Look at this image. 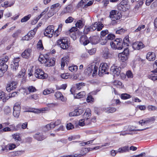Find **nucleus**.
<instances>
[{
	"instance_id": "nucleus-52",
	"label": "nucleus",
	"mask_w": 157,
	"mask_h": 157,
	"mask_svg": "<svg viewBox=\"0 0 157 157\" xmlns=\"http://www.w3.org/2000/svg\"><path fill=\"white\" fill-rule=\"evenodd\" d=\"M54 14V10L51 8L47 13V16L48 17H50Z\"/></svg>"
},
{
	"instance_id": "nucleus-1",
	"label": "nucleus",
	"mask_w": 157,
	"mask_h": 157,
	"mask_svg": "<svg viewBox=\"0 0 157 157\" xmlns=\"http://www.w3.org/2000/svg\"><path fill=\"white\" fill-rule=\"evenodd\" d=\"M7 56L0 57V77H2L4 73L7 71L8 66L6 63L8 60Z\"/></svg>"
},
{
	"instance_id": "nucleus-60",
	"label": "nucleus",
	"mask_w": 157,
	"mask_h": 157,
	"mask_svg": "<svg viewBox=\"0 0 157 157\" xmlns=\"http://www.w3.org/2000/svg\"><path fill=\"white\" fill-rule=\"evenodd\" d=\"M28 89L29 91L30 92H33L36 90V88L32 86H30L28 88Z\"/></svg>"
},
{
	"instance_id": "nucleus-50",
	"label": "nucleus",
	"mask_w": 157,
	"mask_h": 157,
	"mask_svg": "<svg viewBox=\"0 0 157 157\" xmlns=\"http://www.w3.org/2000/svg\"><path fill=\"white\" fill-rule=\"evenodd\" d=\"M115 36L114 34H109L105 38L107 39V40H110L113 39L115 38Z\"/></svg>"
},
{
	"instance_id": "nucleus-22",
	"label": "nucleus",
	"mask_w": 157,
	"mask_h": 157,
	"mask_svg": "<svg viewBox=\"0 0 157 157\" xmlns=\"http://www.w3.org/2000/svg\"><path fill=\"white\" fill-rule=\"evenodd\" d=\"M10 96H6V94L4 92H0V101L2 100L4 102H6L10 98Z\"/></svg>"
},
{
	"instance_id": "nucleus-49",
	"label": "nucleus",
	"mask_w": 157,
	"mask_h": 157,
	"mask_svg": "<svg viewBox=\"0 0 157 157\" xmlns=\"http://www.w3.org/2000/svg\"><path fill=\"white\" fill-rule=\"evenodd\" d=\"M126 31V30L123 28H121L120 29L116 30V34H122L124 33Z\"/></svg>"
},
{
	"instance_id": "nucleus-39",
	"label": "nucleus",
	"mask_w": 157,
	"mask_h": 157,
	"mask_svg": "<svg viewBox=\"0 0 157 157\" xmlns=\"http://www.w3.org/2000/svg\"><path fill=\"white\" fill-rule=\"evenodd\" d=\"M78 67L76 65L72 66L69 67V70L72 72H76L78 69Z\"/></svg>"
},
{
	"instance_id": "nucleus-27",
	"label": "nucleus",
	"mask_w": 157,
	"mask_h": 157,
	"mask_svg": "<svg viewBox=\"0 0 157 157\" xmlns=\"http://www.w3.org/2000/svg\"><path fill=\"white\" fill-rule=\"evenodd\" d=\"M117 8L119 10L123 12L126 11L128 9V7H126V6L122 5V4H121L120 3L117 5Z\"/></svg>"
},
{
	"instance_id": "nucleus-3",
	"label": "nucleus",
	"mask_w": 157,
	"mask_h": 157,
	"mask_svg": "<svg viewBox=\"0 0 157 157\" xmlns=\"http://www.w3.org/2000/svg\"><path fill=\"white\" fill-rule=\"evenodd\" d=\"M111 47L115 49L121 50L125 47V44L123 43L122 39L121 38H116L113 41L110 43Z\"/></svg>"
},
{
	"instance_id": "nucleus-54",
	"label": "nucleus",
	"mask_w": 157,
	"mask_h": 157,
	"mask_svg": "<svg viewBox=\"0 0 157 157\" xmlns=\"http://www.w3.org/2000/svg\"><path fill=\"white\" fill-rule=\"evenodd\" d=\"M74 19L71 17H69L66 20L65 22L66 23H71L73 21Z\"/></svg>"
},
{
	"instance_id": "nucleus-34",
	"label": "nucleus",
	"mask_w": 157,
	"mask_h": 157,
	"mask_svg": "<svg viewBox=\"0 0 157 157\" xmlns=\"http://www.w3.org/2000/svg\"><path fill=\"white\" fill-rule=\"evenodd\" d=\"M12 137L16 141H20L21 140V138L19 134L15 133L12 135Z\"/></svg>"
},
{
	"instance_id": "nucleus-17",
	"label": "nucleus",
	"mask_w": 157,
	"mask_h": 157,
	"mask_svg": "<svg viewBox=\"0 0 157 157\" xmlns=\"http://www.w3.org/2000/svg\"><path fill=\"white\" fill-rule=\"evenodd\" d=\"M55 59L54 58L49 59L48 57L47 58V61L45 63V65L48 67L53 66L55 63Z\"/></svg>"
},
{
	"instance_id": "nucleus-38",
	"label": "nucleus",
	"mask_w": 157,
	"mask_h": 157,
	"mask_svg": "<svg viewBox=\"0 0 157 157\" xmlns=\"http://www.w3.org/2000/svg\"><path fill=\"white\" fill-rule=\"evenodd\" d=\"M123 43L125 44V47L128 46V43L129 42V39L128 36H126L123 40H122Z\"/></svg>"
},
{
	"instance_id": "nucleus-36",
	"label": "nucleus",
	"mask_w": 157,
	"mask_h": 157,
	"mask_svg": "<svg viewBox=\"0 0 157 157\" xmlns=\"http://www.w3.org/2000/svg\"><path fill=\"white\" fill-rule=\"evenodd\" d=\"M31 15L29 14L27 16H25L22 18L21 21V22H25L28 21L30 18Z\"/></svg>"
},
{
	"instance_id": "nucleus-53",
	"label": "nucleus",
	"mask_w": 157,
	"mask_h": 157,
	"mask_svg": "<svg viewBox=\"0 0 157 157\" xmlns=\"http://www.w3.org/2000/svg\"><path fill=\"white\" fill-rule=\"evenodd\" d=\"M107 40L106 38L101 37V39L100 40L101 44L102 45H105L107 42Z\"/></svg>"
},
{
	"instance_id": "nucleus-46",
	"label": "nucleus",
	"mask_w": 157,
	"mask_h": 157,
	"mask_svg": "<svg viewBox=\"0 0 157 157\" xmlns=\"http://www.w3.org/2000/svg\"><path fill=\"white\" fill-rule=\"evenodd\" d=\"M94 24H97L96 29H97L98 31H100L104 27V25L102 24H99L98 25V23L97 22H95Z\"/></svg>"
},
{
	"instance_id": "nucleus-19",
	"label": "nucleus",
	"mask_w": 157,
	"mask_h": 157,
	"mask_svg": "<svg viewBox=\"0 0 157 157\" xmlns=\"http://www.w3.org/2000/svg\"><path fill=\"white\" fill-rule=\"evenodd\" d=\"M155 54L153 52H148L146 56L147 59L149 61H153L155 59Z\"/></svg>"
},
{
	"instance_id": "nucleus-62",
	"label": "nucleus",
	"mask_w": 157,
	"mask_h": 157,
	"mask_svg": "<svg viewBox=\"0 0 157 157\" xmlns=\"http://www.w3.org/2000/svg\"><path fill=\"white\" fill-rule=\"evenodd\" d=\"M85 83L82 82H80L78 83H76L75 84L76 88L78 89H81V86H85Z\"/></svg>"
},
{
	"instance_id": "nucleus-20",
	"label": "nucleus",
	"mask_w": 157,
	"mask_h": 157,
	"mask_svg": "<svg viewBox=\"0 0 157 157\" xmlns=\"http://www.w3.org/2000/svg\"><path fill=\"white\" fill-rule=\"evenodd\" d=\"M33 136L35 139L39 141H42L46 138L40 132H37Z\"/></svg>"
},
{
	"instance_id": "nucleus-37",
	"label": "nucleus",
	"mask_w": 157,
	"mask_h": 157,
	"mask_svg": "<svg viewBox=\"0 0 157 157\" xmlns=\"http://www.w3.org/2000/svg\"><path fill=\"white\" fill-rule=\"evenodd\" d=\"M131 97V95L127 94H123L121 95V98L122 99H126L129 98H130Z\"/></svg>"
},
{
	"instance_id": "nucleus-29",
	"label": "nucleus",
	"mask_w": 157,
	"mask_h": 157,
	"mask_svg": "<svg viewBox=\"0 0 157 157\" xmlns=\"http://www.w3.org/2000/svg\"><path fill=\"white\" fill-rule=\"evenodd\" d=\"M24 152L22 151H13L11 153L10 155L12 156H18L21 155Z\"/></svg>"
},
{
	"instance_id": "nucleus-30",
	"label": "nucleus",
	"mask_w": 157,
	"mask_h": 157,
	"mask_svg": "<svg viewBox=\"0 0 157 157\" xmlns=\"http://www.w3.org/2000/svg\"><path fill=\"white\" fill-rule=\"evenodd\" d=\"M86 95V93L84 91L79 92L75 96L74 95V97L75 98L79 99L83 98Z\"/></svg>"
},
{
	"instance_id": "nucleus-35",
	"label": "nucleus",
	"mask_w": 157,
	"mask_h": 157,
	"mask_svg": "<svg viewBox=\"0 0 157 157\" xmlns=\"http://www.w3.org/2000/svg\"><path fill=\"white\" fill-rule=\"evenodd\" d=\"M63 26L62 24H60L58 26V27L57 29L56 30L54 33V35L55 36H57L59 35V31H61L62 30V28Z\"/></svg>"
},
{
	"instance_id": "nucleus-59",
	"label": "nucleus",
	"mask_w": 157,
	"mask_h": 157,
	"mask_svg": "<svg viewBox=\"0 0 157 157\" xmlns=\"http://www.w3.org/2000/svg\"><path fill=\"white\" fill-rule=\"evenodd\" d=\"M20 103L17 102L15 103L13 107V109H21V107Z\"/></svg>"
},
{
	"instance_id": "nucleus-11",
	"label": "nucleus",
	"mask_w": 157,
	"mask_h": 157,
	"mask_svg": "<svg viewBox=\"0 0 157 157\" xmlns=\"http://www.w3.org/2000/svg\"><path fill=\"white\" fill-rule=\"evenodd\" d=\"M155 120V117L154 116L151 117L149 118H147L145 120H142L140 121L139 122V125L144 126V127H145L151 122L154 121Z\"/></svg>"
},
{
	"instance_id": "nucleus-2",
	"label": "nucleus",
	"mask_w": 157,
	"mask_h": 157,
	"mask_svg": "<svg viewBox=\"0 0 157 157\" xmlns=\"http://www.w3.org/2000/svg\"><path fill=\"white\" fill-rule=\"evenodd\" d=\"M115 10H112L110 12L109 17L111 18L112 22L111 24L112 25L117 24L118 20L121 17V13H117Z\"/></svg>"
},
{
	"instance_id": "nucleus-16",
	"label": "nucleus",
	"mask_w": 157,
	"mask_h": 157,
	"mask_svg": "<svg viewBox=\"0 0 157 157\" xmlns=\"http://www.w3.org/2000/svg\"><path fill=\"white\" fill-rule=\"evenodd\" d=\"M83 109H75L74 111L70 113L69 115L70 117L76 116L82 114L84 112Z\"/></svg>"
},
{
	"instance_id": "nucleus-4",
	"label": "nucleus",
	"mask_w": 157,
	"mask_h": 157,
	"mask_svg": "<svg viewBox=\"0 0 157 157\" xmlns=\"http://www.w3.org/2000/svg\"><path fill=\"white\" fill-rule=\"evenodd\" d=\"M98 67L94 63H91L88 66V67L85 70L86 74L90 75L93 71L92 75L94 76L97 74Z\"/></svg>"
},
{
	"instance_id": "nucleus-48",
	"label": "nucleus",
	"mask_w": 157,
	"mask_h": 157,
	"mask_svg": "<svg viewBox=\"0 0 157 157\" xmlns=\"http://www.w3.org/2000/svg\"><path fill=\"white\" fill-rule=\"evenodd\" d=\"M116 111V109L115 108L111 107L107 108L106 112L108 113H113Z\"/></svg>"
},
{
	"instance_id": "nucleus-25",
	"label": "nucleus",
	"mask_w": 157,
	"mask_h": 157,
	"mask_svg": "<svg viewBox=\"0 0 157 157\" xmlns=\"http://www.w3.org/2000/svg\"><path fill=\"white\" fill-rule=\"evenodd\" d=\"M129 151V147L128 146H125L119 148L118 150L117 151V152H118L119 153H122Z\"/></svg>"
},
{
	"instance_id": "nucleus-13",
	"label": "nucleus",
	"mask_w": 157,
	"mask_h": 157,
	"mask_svg": "<svg viewBox=\"0 0 157 157\" xmlns=\"http://www.w3.org/2000/svg\"><path fill=\"white\" fill-rule=\"evenodd\" d=\"M121 68L113 66L111 67L110 70V73L113 75L114 76H118L120 73Z\"/></svg>"
},
{
	"instance_id": "nucleus-32",
	"label": "nucleus",
	"mask_w": 157,
	"mask_h": 157,
	"mask_svg": "<svg viewBox=\"0 0 157 157\" xmlns=\"http://www.w3.org/2000/svg\"><path fill=\"white\" fill-rule=\"evenodd\" d=\"M48 57H45L44 56H42V57L40 56L38 60L42 64H45L46 62L47 61V58Z\"/></svg>"
},
{
	"instance_id": "nucleus-44",
	"label": "nucleus",
	"mask_w": 157,
	"mask_h": 157,
	"mask_svg": "<svg viewBox=\"0 0 157 157\" xmlns=\"http://www.w3.org/2000/svg\"><path fill=\"white\" fill-rule=\"evenodd\" d=\"M37 48L40 50H42L44 49V47L42 44V40H40L37 43Z\"/></svg>"
},
{
	"instance_id": "nucleus-18",
	"label": "nucleus",
	"mask_w": 157,
	"mask_h": 157,
	"mask_svg": "<svg viewBox=\"0 0 157 157\" xmlns=\"http://www.w3.org/2000/svg\"><path fill=\"white\" fill-rule=\"evenodd\" d=\"M80 42L83 44L84 45H86L90 43L87 37L85 35H83L80 37Z\"/></svg>"
},
{
	"instance_id": "nucleus-33",
	"label": "nucleus",
	"mask_w": 157,
	"mask_h": 157,
	"mask_svg": "<svg viewBox=\"0 0 157 157\" xmlns=\"http://www.w3.org/2000/svg\"><path fill=\"white\" fill-rule=\"evenodd\" d=\"M75 25L77 28L78 27L80 29L82 27L84 24H83L82 21V20H79L77 21L75 24Z\"/></svg>"
},
{
	"instance_id": "nucleus-40",
	"label": "nucleus",
	"mask_w": 157,
	"mask_h": 157,
	"mask_svg": "<svg viewBox=\"0 0 157 157\" xmlns=\"http://www.w3.org/2000/svg\"><path fill=\"white\" fill-rule=\"evenodd\" d=\"M9 84L12 90L15 89L17 87V83L15 82H12Z\"/></svg>"
},
{
	"instance_id": "nucleus-55",
	"label": "nucleus",
	"mask_w": 157,
	"mask_h": 157,
	"mask_svg": "<svg viewBox=\"0 0 157 157\" xmlns=\"http://www.w3.org/2000/svg\"><path fill=\"white\" fill-rule=\"evenodd\" d=\"M12 5H10L9 4L8 2L6 1L4 2L3 3L1 4V6L2 7H5V8L9 6H11Z\"/></svg>"
},
{
	"instance_id": "nucleus-6",
	"label": "nucleus",
	"mask_w": 157,
	"mask_h": 157,
	"mask_svg": "<svg viewBox=\"0 0 157 157\" xmlns=\"http://www.w3.org/2000/svg\"><path fill=\"white\" fill-rule=\"evenodd\" d=\"M129 52L128 48H126L123 52L118 54V57L120 60L122 62L127 61L128 58Z\"/></svg>"
},
{
	"instance_id": "nucleus-64",
	"label": "nucleus",
	"mask_w": 157,
	"mask_h": 157,
	"mask_svg": "<svg viewBox=\"0 0 157 157\" xmlns=\"http://www.w3.org/2000/svg\"><path fill=\"white\" fill-rule=\"evenodd\" d=\"M144 44L141 42H139L138 43V50L142 49L144 48Z\"/></svg>"
},
{
	"instance_id": "nucleus-5",
	"label": "nucleus",
	"mask_w": 157,
	"mask_h": 157,
	"mask_svg": "<svg viewBox=\"0 0 157 157\" xmlns=\"http://www.w3.org/2000/svg\"><path fill=\"white\" fill-rule=\"evenodd\" d=\"M110 65L107 63H101L99 69V74L100 73L101 74H108L109 73Z\"/></svg>"
},
{
	"instance_id": "nucleus-45",
	"label": "nucleus",
	"mask_w": 157,
	"mask_h": 157,
	"mask_svg": "<svg viewBox=\"0 0 157 157\" xmlns=\"http://www.w3.org/2000/svg\"><path fill=\"white\" fill-rule=\"evenodd\" d=\"M72 6L71 5H69L64 10V13H68L71 12L72 10Z\"/></svg>"
},
{
	"instance_id": "nucleus-58",
	"label": "nucleus",
	"mask_w": 157,
	"mask_h": 157,
	"mask_svg": "<svg viewBox=\"0 0 157 157\" xmlns=\"http://www.w3.org/2000/svg\"><path fill=\"white\" fill-rule=\"evenodd\" d=\"M126 75L128 78H132L133 77V75L132 72L128 70L126 72Z\"/></svg>"
},
{
	"instance_id": "nucleus-23",
	"label": "nucleus",
	"mask_w": 157,
	"mask_h": 157,
	"mask_svg": "<svg viewBox=\"0 0 157 157\" xmlns=\"http://www.w3.org/2000/svg\"><path fill=\"white\" fill-rule=\"evenodd\" d=\"M69 60V58L68 56L64 57L62 58L61 63V66L62 68L64 67L65 64H66L67 66L68 65Z\"/></svg>"
},
{
	"instance_id": "nucleus-63",
	"label": "nucleus",
	"mask_w": 157,
	"mask_h": 157,
	"mask_svg": "<svg viewBox=\"0 0 157 157\" xmlns=\"http://www.w3.org/2000/svg\"><path fill=\"white\" fill-rule=\"evenodd\" d=\"M108 33V31L107 30H102L101 32V35L102 36V37H104V36Z\"/></svg>"
},
{
	"instance_id": "nucleus-51",
	"label": "nucleus",
	"mask_w": 157,
	"mask_h": 157,
	"mask_svg": "<svg viewBox=\"0 0 157 157\" xmlns=\"http://www.w3.org/2000/svg\"><path fill=\"white\" fill-rule=\"evenodd\" d=\"M48 7H47L43 11L40 15L38 16L37 17L38 18V20H39L43 15L45 14L48 11Z\"/></svg>"
},
{
	"instance_id": "nucleus-43",
	"label": "nucleus",
	"mask_w": 157,
	"mask_h": 157,
	"mask_svg": "<svg viewBox=\"0 0 157 157\" xmlns=\"http://www.w3.org/2000/svg\"><path fill=\"white\" fill-rule=\"evenodd\" d=\"M26 71L25 69H22L19 72L18 75V77L20 78L23 77L25 75Z\"/></svg>"
},
{
	"instance_id": "nucleus-41",
	"label": "nucleus",
	"mask_w": 157,
	"mask_h": 157,
	"mask_svg": "<svg viewBox=\"0 0 157 157\" xmlns=\"http://www.w3.org/2000/svg\"><path fill=\"white\" fill-rule=\"evenodd\" d=\"M54 92V91L52 89H46L44 90L43 94L44 95H47Z\"/></svg>"
},
{
	"instance_id": "nucleus-9",
	"label": "nucleus",
	"mask_w": 157,
	"mask_h": 157,
	"mask_svg": "<svg viewBox=\"0 0 157 157\" xmlns=\"http://www.w3.org/2000/svg\"><path fill=\"white\" fill-rule=\"evenodd\" d=\"M57 44L63 49H67L68 48V41L64 39L59 40L57 41Z\"/></svg>"
},
{
	"instance_id": "nucleus-21",
	"label": "nucleus",
	"mask_w": 157,
	"mask_h": 157,
	"mask_svg": "<svg viewBox=\"0 0 157 157\" xmlns=\"http://www.w3.org/2000/svg\"><path fill=\"white\" fill-rule=\"evenodd\" d=\"M55 96L57 99L60 100L64 102L66 101V98H64L60 92L57 91L56 92L55 94Z\"/></svg>"
},
{
	"instance_id": "nucleus-57",
	"label": "nucleus",
	"mask_w": 157,
	"mask_h": 157,
	"mask_svg": "<svg viewBox=\"0 0 157 157\" xmlns=\"http://www.w3.org/2000/svg\"><path fill=\"white\" fill-rule=\"evenodd\" d=\"M21 32V30H18L16 31L12 35V36L14 38L17 37L18 36V34Z\"/></svg>"
},
{
	"instance_id": "nucleus-28",
	"label": "nucleus",
	"mask_w": 157,
	"mask_h": 157,
	"mask_svg": "<svg viewBox=\"0 0 157 157\" xmlns=\"http://www.w3.org/2000/svg\"><path fill=\"white\" fill-rule=\"evenodd\" d=\"M21 109H13V115L16 118H18L20 113Z\"/></svg>"
},
{
	"instance_id": "nucleus-26",
	"label": "nucleus",
	"mask_w": 157,
	"mask_h": 157,
	"mask_svg": "<svg viewBox=\"0 0 157 157\" xmlns=\"http://www.w3.org/2000/svg\"><path fill=\"white\" fill-rule=\"evenodd\" d=\"M90 43H91L92 44H95L98 43V39L96 36H93L90 38Z\"/></svg>"
},
{
	"instance_id": "nucleus-10",
	"label": "nucleus",
	"mask_w": 157,
	"mask_h": 157,
	"mask_svg": "<svg viewBox=\"0 0 157 157\" xmlns=\"http://www.w3.org/2000/svg\"><path fill=\"white\" fill-rule=\"evenodd\" d=\"M87 116L88 117H90L91 116V113H90V110L89 109H87L86 110L83 115V119H81L79 121V125L80 126H83L85 124V119H86V116Z\"/></svg>"
},
{
	"instance_id": "nucleus-14",
	"label": "nucleus",
	"mask_w": 157,
	"mask_h": 157,
	"mask_svg": "<svg viewBox=\"0 0 157 157\" xmlns=\"http://www.w3.org/2000/svg\"><path fill=\"white\" fill-rule=\"evenodd\" d=\"M97 26L96 24H94L90 26H86L84 29L83 33L84 34H87L90 31H93L96 29Z\"/></svg>"
},
{
	"instance_id": "nucleus-42",
	"label": "nucleus",
	"mask_w": 157,
	"mask_h": 157,
	"mask_svg": "<svg viewBox=\"0 0 157 157\" xmlns=\"http://www.w3.org/2000/svg\"><path fill=\"white\" fill-rule=\"evenodd\" d=\"M103 57L105 59H107L109 55V52L108 49H106L103 52Z\"/></svg>"
},
{
	"instance_id": "nucleus-61",
	"label": "nucleus",
	"mask_w": 157,
	"mask_h": 157,
	"mask_svg": "<svg viewBox=\"0 0 157 157\" xmlns=\"http://www.w3.org/2000/svg\"><path fill=\"white\" fill-rule=\"evenodd\" d=\"M66 128L67 130H70L73 128L74 127L71 123H68L67 124Z\"/></svg>"
},
{
	"instance_id": "nucleus-8",
	"label": "nucleus",
	"mask_w": 157,
	"mask_h": 157,
	"mask_svg": "<svg viewBox=\"0 0 157 157\" xmlns=\"http://www.w3.org/2000/svg\"><path fill=\"white\" fill-rule=\"evenodd\" d=\"M54 26L52 25L48 26L44 32V35L49 38L52 37L53 34H54Z\"/></svg>"
},
{
	"instance_id": "nucleus-24",
	"label": "nucleus",
	"mask_w": 157,
	"mask_h": 157,
	"mask_svg": "<svg viewBox=\"0 0 157 157\" xmlns=\"http://www.w3.org/2000/svg\"><path fill=\"white\" fill-rule=\"evenodd\" d=\"M31 50L30 49H28L25 50L21 54L22 56L25 58H28L31 54Z\"/></svg>"
},
{
	"instance_id": "nucleus-15",
	"label": "nucleus",
	"mask_w": 157,
	"mask_h": 157,
	"mask_svg": "<svg viewBox=\"0 0 157 157\" xmlns=\"http://www.w3.org/2000/svg\"><path fill=\"white\" fill-rule=\"evenodd\" d=\"M85 123L86 125H89L91 127H93L95 125V123L96 122V118L94 117L91 120L89 119L90 117H88L87 116H86Z\"/></svg>"
},
{
	"instance_id": "nucleus-12",
	"label": "nucleus",
	"mask_w": 157,
	"mask_h": 157,
	"mask_svg": "<svg viewBox=\"0 0 157 157\" xmlns=\"http://www.w3.org/2000/svg\"><path fill=\"white\" fill-rule=\"evenodd\" d=\"M153 67L155 69L154 73L149 75V78L153 81L157 80V60L155 61L153 65Z\"/></svg>"
},
{
	"instance_id": "nucleus-47",
	"label": "nucleus",
	"mask_w": 157,
	"mask_h": 157,
	"mask_svg": "<svg viewBox=\"0 0 157 157\" xmlns=\"http://www.w3.org/2000/svg\"><path fill=\"white\" fill-rule=\"evenodd\" d=\"M147 109L149 111H157V107L152 105H149L147 106Z\"/></svg>"
},
{
	"instance_id": "nucleus-31",
	"label": "nucleus",
	"mask_w": 157,
	"mask_h": 157,
	"mask_svg": "<svg viewBox=\"0 0 157 157\" xmlns=\"http://www.w3.org/2000/svg\"><path fill=\"white\" fill-rule=\"evenodd\" d=\"M19 64L13 63L11 65V67L13 69V71L16 72L18 70L19 67Z\"/></svg>"
},
{
	"instance_id": "nucleus-56",
	"label": "nucleus",
	"mask_w": 157,
	"mask_h": 157,
	"mask_svg": "<svg viewBox=\"0 0 157 157\" xmlns=\"http://www.w3.org/2000/svg\"><path fill=\"white\" fill-rule=\"evenodd\" d=\"M94 99L91 95H89L86 98L87 102H91L94 101Z\"/></svg>"
},
{
	"instance_id": "nucleus-7",
	"label": "nucleus",
	"mask_w": 157,
	"mask_h": 157,
	"mask_svg": "<svg viewBox=\"0 0 157 157\" xmlns=\"http://www.w3.org/2000/svg\"><path fill=\"white\" fill-rule=\"evenodd\" d=\"M34 76L37 78L44 79L48 77L47 75L45 73L43 70L40 68L35 70L34 73Z\"/></svg>"
}]
</instances>
